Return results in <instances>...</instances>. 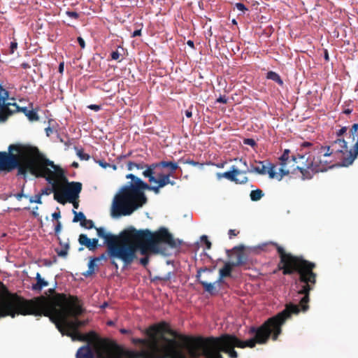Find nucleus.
I'll return each mask as SVG.
<instances>
[{
  "label": "nucleus",
  "instance_id": "nucleus-56",
  "mask_svg": "<svg viewBox=\"0 0 358 358\" xmlns=\"http://www.w3.org/2000/svg\"><path fill=\"white\" fill-rule=\"evenodd\" d=\"M204 273V269H200L199 268L197 270V272H196V281L197 282H199L200 284V282L202 281L201 280V273Z\"/></svg>",
  "mask_w": 358,
  "mask_h": 358
},
{
  "label": "nucleus",
  "instance_id": "nucleus-32",
  "mask_svg": "<svg viewBox=\"0 0 358 358\" xmlns=\"http://www.w3.org/2000/svg\"><path fill=\"white\" fill-rule=\"evenodd\" d=\"M9 93L7 90H2L0 92V108H3L5 106V101L8 99Z\"/></svg>",
  "mask_w": 358,
  "mask_h": 358
},
{
  "label": "nucleus",
  "instance_id": "nucleus-58",
  "mask_svg": "<svg viewBox=\"0 0 358 358\" xmlns=\"http://www.w3.org/2000/svg\"><path fill=\"white\" fill-rule=\"evenodd\" d=\"M87 108L96 112H98L101 110V106L97 104H91L88 106Z\"/></svg>",
  "mask_w": 358,
  "mask_h": 358
},
{
  "label": "nucleus",
  "instance_id": "nucleus-13",
  "mask_svg": "<svg viewBox=\"0 0 358 358\" xmlns=\"http://www.w3.org/2000/svg\"><path fill=\"white\" fill-rule=\"evenodd\" d=\"M148 168H151L152 170L155 171L158 169H167V173H171V175L173 176V173L179 169V166L176 162L163 160L159 162L152 163L149 166H148Z\"/></svg>",
  "mask_w": 358,
  "mask_h": 358
},
{
  "label": "nucleus",
  "instance_id": "nucleus-63",
  "mask_svg": "<svg viewBox=\"0 0 358 358\" xmlns=\"http://www.w3.org/2000/svg\"><path fill=\"white\" fill-rule=\"evenodd\" d=\"M45 179L48 182V183H49L53 186L55 185V182L54 180L50 176H45Z\"/></svg>",
  "mask_w": 358,
  "mask_h": 358
},
{
  "label": "nucleus",
  "instance_id": "nucleus-41",
  "mask_svg": "<svg viewBox=\"0 0 358 358\" xmlns=\"http://www.w3.org/2000/svg\"><path fill=\"white\" fill-rule=\"evenodd\" d=\"M96 259L92 257L90 259V262H88L87 266L89 270H92L94 272V268L96 266Z\"/></svg>",
  "mask_w": 358,
  "mask_h": 358
},
{
  "label": "nucleus",
  "instance_id": "nucleus-27",
  "mask_svg": "<svg viewBox=\"0 0 358 358\" xmlns=\"http://www.w3.org/2000/svg\"><path fill=\"white\" fill-rule=\"evenodd\" d=\"M233 267L235 266L231 264V262H225L223 268H220L219 272L222 271L224 274H226V277H231Z\"/></svg>",
  "mask_w": 358,
  "mask_h": 358
},
{
  "label": "nucleus",
  "instance_id": "nucleus-10",
  "mask_svg": "<svg viewBox=\"0 0 358 358\" xmlns=\"http://www.w3.org/2000/svg\"><path fill=\"white\" fill-rule=\"evenodd\" d=\"M322 160L319 156H314L313 159L307 158L304 163V166H297L296 169L299 170L302 174V178L311 179L313 176V173L324 172L327 169L321 166Z\"/></svg>",
  "mask_w": 358,
  "mask_h": 358
},
{
  "label": "nucleus",
  "instance_id": "nucleus-42",
  "mask_svg": "<svg viewBox=\"0 0 358 358\" xmlns=\"http://www.w3.org/2000/svg\"><path fill=\"white\" fill-rule=\"evenodd\" d=\"M243 143L245 145H250L251 147H255L257 143H256V141L252 139V138H244L243 139Z\"/></svg>",
  "mask_w": 358,
  "mask_h": 358
},
{
  "label": "nucleus",
  "instance_id": "nucleus-7",
  "mask_svg": "<svg viewBox=\"0 0 358 358\" xmlns=\"http://www.w3.org/2000/svg\"><path fill=\"white\" fill-rule=\"evenodd\" d=\"M19 152V145L11 144L8 148V152H0V171L10 172L17 170V176L26 177L27 172L31 169L29 162L21 164L16 155L13 151Z\"/></svg>",
  "mask_w": 358,
  "mask_h": 358
},
{
  "label": "nucleus",
  "instance_id": "nucleus-21",
  "mask_svg": "<svg viewBox=\"0 0 358 358\" xmlns=\"http://www.w3.org/2000/svg\"><path fill=\"white\" fill-rule=\"evenodd\" d=\"M266 78L277 83L280 85H283V80L280 78V75L275 71H269L266 73Z\"/></svg>",
  "mask_w": 358,
  "mask_h": 358
},
{
  "label": "nucleus",
  "instance_id": "nucleus-6",
  "mask_svg": "<svg viewBox=\"0 0 358 358\" xmlns=\"http://www.w3.org/2000/svg\"><path fill=\"white\" fill-rule=\"evenodd\" d=\"M47 315L45 305L40 299L24 300L10 293L0 294V317L14 318L18 315Z\"/></svg>",
  "mask_w": 358,
  "mask_h": 358
},
{
  "label": "nucleus",
  "instance_id": "nucleus-24",
  "mask_svg": "<svg viewBox=\"0 0 358 358\" xmlns=\"http://www.w3.org/2000/svg\"><path fill=\"white\" fill-rule=\"evenodd\" d=\"M264 196V192L260 189L252 190L250 194V199L252 201H257Z\"/></svg>",
  "mask_w": 358,
  "mask_h": 358
},
{
  "label": "nucleus",
  "instance_id": "nucleus-64",
  "mask_svg": "<svg viewBox=\"0 0 358 358\" xmlns=\"http://www.w3.org/2000/svg\"><path fill=\"white\" fill-rule=\"evenodd\" d=\"M8 119V115H6L4 113H1L0 112V123L4 122Z\"/></svg>",
  "mask_w": 358,
  "mask_h": 358
},
{
  "label": "nucleus",
  "instance_id": "nucleus-26",
  "mask_svg": "<svg viewBox=\"0 0 358 358\" xmlns=\"http://www.w3.org/2000/svg\"><path fill=\"white\" fill-rule=\"evenodd\" d=\"M48 285V282L45 279L42 278L36 281V283L32 284L31 289L34 291H41L43 287H47Z\"/></svg>",
  "mask_w": 358,
  "mask_h": 358
},
{
  "label": "nucleus",
  "instance_id": "nucleus-30",
  "mask_svg": "<svg viewBox=\"0 0 358 358\" xmlns=\"http://www.w3.org/2000/svg\"><path fill=\"white\" fill-rule=\"evenodd\" d=\"M13 103H9V102H8V103L5 102L4 107L3 108H0V112L1 113H4L6 115H8V117L14 112V110H10V108H9L10 106H12L14 107V106L13 105Z\"/></svg>",
  "mask_w": 358,
  "mask_h": 358
},
{
  "label": "nucleus",
  "instance_id": "nucleus-53",
  "mask_svg": "<svg viewBox=\"0 0 358 358\" xmlns=\"http://www.w3.org/2000/svg\"><path fill=\"white\" fill-rule=\"evenodd\" d=\"M120 53L118 50L113 51L110 54L111 59L113 60H117L120 58Z\"/></svg>",
  "mask_w": 358,
  "mask_h": 358
},
{
  "label": "nucleus",
  "instance_id": "nucleus-20",
  "mask_svg": "<svg viewBox=\"0 0 358 358\" xmlns=\"http://www.w3.org/2000/svg\"><path fill=\"white\" fill-rule=\"evenodd\" d=\"M200 284L203 287L204 290L212 296L217 294L220 291V287H217L214 282L201 281Z\"/></svg>",
  "mask_w": 358,
  "mask_h": 358
},
{
  "label": "nucleus",
  "instance_id": "nucleus-50",
  "mask_svg": "<svg viewBox=\"0 0 358 358\" xmlns=\"http://www.w3.org/2000/svg\"><path fill=\"white\" fill-rule=\"evenodd\" d=\"M150 164H145L143 162L142 163H136L135 162V168H136L138 170H141L145 168V169L149 166Z\"/></svg>",
  "mask_w": 358,
  "mask_h": 358
},
{
  "label": "nucleus",
  "instance_id": "nucleus-51",
  "mask_svg": "<svg viewBox=\"0 0 358 358\" xmlns=\"http://www.w3.org/2000/svg\"><path fill=\"white\" fill-rule=\"evenodd\" d=\"M174 273L172 271L167 273L166 275L162 276L163 281L170 280L174 276Z\"/></svg>",
  "mask_w": 358,
  "mask_h": 358
},
{
  "label": "nucleus",
  "instance_id": "nucleus-22",
  "mask_svg": "<svg viewBox=\"0 0 358 358\" xmlns=\"http://www.w3.org/2000/svg\"><path fill=\"white\" fill-rule=\"evenodd\" d=\"M236 257L237 259L236 262H231V264L234 265L235 267L244 265L247 263L248 257L244 253H238Z\"/></svg>",
  "mask_w": 358,
  "mask_h": 358
},
{
  "label": "nucleus",
  "instance_id": "nucleus-18",
  "mask_svg": "<svg viewBox=\"0 0 358 358\" xmlns=\"http://www.w3.org/2000/svg\"><path fill=\"white\" fill-rule=\"evenodd\" d=\"M15 110L23 112L30 121H36L38 120L37 112L34 109H29L27 107H20L16 103L13 104Z\"/></svg>",
  "mask_w": 358,
  "mask_h": 358
},
{
  "label": "nucleus",
  "instance_id": "nucleus-3",
  "mask_svg": "<svg viewBox=\"0 0 358 358\" xmlns=\"http://www.w3.org/2000/svg\"><path fill=\"white\" fill-rule=\"evenodd\" d=\"M126 178L130 181L120 189L113 201L111 216L114 218L130 215L146 204L148 199L144 190H151L159 194L162 188L159 184L150 185L133 173L127 174Z\"/></svg>",
  "mask_w": 358,
  "mask_h": 358
},
{
  "label": "nucleus",
  "instance_id": "nucleus-8",
  "mask_svg": "<svg viewBox=\"0 0 358 358\" xmlns=\"http://www.w3.org/2000/svg\"><path fill=\"white\" fill-rule=\"evenodd\" d=\"M110 259H118L123 262L124 266L131 264L136 258L135 250L132 245H121L117 247H110L108 254Z\"/></svg>",
  "mask_w": 358,
  "mask_h": 358
},
{
  "label": "nucleus",
  "instance_id": "nucleus-61",
  "mask_svg": "<svg viewBox=\"0 0 358 358\" xmlns=\"http://www.w3.org/2000/svg\"><path fill=\"white\" fill-rule=\"evenodd\" d=\"M77 41L81 48L83 49L85 48V41L81 36L78 37Z\"/></svg>",
  "mask_w": 358,
  "mask_h": 358
},
{
  "label": "nucleus",
  "instance_id": "nucleus-16",
  "mask_svg": "<svg viewBox=\"0 0 358 358\" xmlns=\"http://www.w3.org/2000/svg\"><path fill=\"white\" fill-rule=\"evenodd\" d=\"M357 156H358V141H357V143L355 144L353 148L352 149H350V150L349 151L348 156L347 157H344L342 160L341 164H340L338 166H345V167L349 166L354 162L355 159L357 158Z\"/></svg>",
  "mask_w": 358,
  "mask_h": 358
},
{
  "label": "nucleus",
  "instance_id": "nucleus-44",
  "mask_svg": "<svg viewBox=\"0 0 358 358\" xmlns=\"http://www.w3.org/2000/svg\"><path fill=\"white\" fill-rule=\"evenodd\" d=\"M96 162L101 166L102 167L103 169H107V168H109L110 167V164L103 161V160H101V159H99V160H96Z\"/></svg>",
  "mask_w": 358,
  "mask_h": 358
},
{
  "label": "nucleus",
  "instance_id": "nucleus-15",
  "mask_svg": "<svg viewBox=\"0 0 358 358\" xmlns=\"http://www.w3.org/2000/svg\"><path fill=\"white\" fill-rule=\"evenodd\" d=\"M78 242L81 245L85 246L92 251L95 250L98 246H101V245H98L99 240L97 238L90 239L85 234H81L79 236Z\"/></svg>",
  "mask_w": 358,
  "mask_h": 358
},
{
  "label": "nucleus",
  "instance_id": "nucleus-14",
  "mask_svg": "<svg viewBox=\"0 0 358 358\" xmlns=\"http://www.w3.org/2000/svg\"><path fill=\"white\" fill-rule=\"evenodd\" d=\"M259 164L258 166H256L255 169H253V171H255V173L260 175H266L268 174L270 178H274L275 176V172L274 171V166L271 162H266V164L264 163V161H259L256 162Z\"/></svg>",
  "mask_w": 358,
  "mask_h": 358
},
{
  "label": "nucleus",
  "instance_id": "nucleus-23",
  "mask_svg": "<svg viewBox=\"0 0 358 358\" xmlns=\"http://www.w3.org/2000/svg\"><path fill=\"white\" fill-rule=\"evenodd\" d=\"M73 213L74 214V217L73 219V222H78L80 221V226H85L84 224V221H86V217L83 212H76L73 210Z\"/></svg>",
  "mask_w": 358,
  "mask_h": 358
},
{
  "label": "nucleus",
  "instance_id": "nucleus-54",
  "mask_svg": "<svg viewBox=\"0 0 358 358\" xmlns=\"http://www.w3.org/2000/svg\"><path fill=\"white\" fill-rule=\"evenodd\" d=\"M286 166H281L279 171L281 174V177L287 176L289 173V171L285 169Z\"/></svg>",
  "mask_w": 358,
  "mask_h": 358
},
{
  "label": "nucleus",
  "instance_id": "nucleus-36",
  "mask_svg": "<svg viewBox=\"0 0 358 358\" xmlns=\"http://www.w3.org/2000/svg\"><path fill=\"white\" fill-rule=\"evenodd\" d=\"M55 190L54 187H45L42 189L38 194L42 197L43 195H49L51 192H54Z\"/></svg>",
  "mask_w": 358,
  "mask_h": 358
},
{
  "label": "nucleus",
  "instance_id": "nucleus-45",
  "mask_svg": "<svg viewBox=\"0 0 358 358\" xmlns=\"http://www.w3.org/2000/svg\"><path fill=\"white\" fill-rule=\"evenodd\" d=\"M66 15L67 16H69V17H71L73 19H78L79 17V14L77 12L71 11V10L66 11Z\"/></svg>",
  "mask_w": 358,
  "mask_h": 358
},
{
  "label": "nucleus",
  "instance_id": "nucleus-12",
  "mask_svg": "<svg viewBox=\"0 0 358 358\" xmlns=\"http://www.w3.org/2000/svg\"><path fill=\"white\" fill-rule=\"evenodd\" d=\"M143 176L148 178L150 182L159 184L162 187L169 184V178L172 176L171 173H158L157 170L151 168H147L143 172Z\"/></svg>",
  "mask_w": 358,
  "mask_h": 358
},
{
  "label": "nucleus",
  "instance_id": "nucleus-59",
  "mask_svg": "<svg viewBox=\"0 0 358 358\" xmlns=\"http://www.w3.org/2000/svg\"><path fill=\"white\" fill-rule=\"evenodd\" d=\"M62 227V225L61 222L57 221V224L55 225V231L56 234H58L61 231Z\"/></svg>",
  "mask_w": 358,
  "mask_h": 358
},
{
  "label": "nucleus",
  "instance_id": "nucleus-33",
  "mask_svg": "<svg viewBox=\"0 0 358 358\" xmlns=\"http://www.w3.org/2000/svg\"><path fill=\"white\" fill-rule=\"evenodd\" d=\"M69 248V243H66L64 245V249H61V250H57L56 252H57V254L58 256L59 257H66L68 255V250Z\"/></svg>",
  "mask_w": 358,
  "mask_h": 358
},
{
  "label": "nucleus",
  "instance_id": "nucleus-2",
  "mask_svg": "<svg viewBox=\"0 0 358 358\" xmlns=\"http://www.w3.org/2000/svg\"><path fill=\"white\" fill-rule=\"evenodd\" d=\"M275 245L280 257L279 269L285 275L297 273L300 284L297 287V292L291 301L286 303L284 310L266 320L259 327H252L250 329L249 333L255 334L252 338L255 344H266L270 338L276 341L282 333V326L293 314L297 315L301 311L308 310L309 292L313 289L308 283L314 285L316 281V274L312 271L315 266L314 263L285 252L284 248L277 243Z\"/></svg>",
  "mask_w": 358,
  "mask_h": 358
},
{
  "label": "nucleus",
  "instance_id": "nucleus-55",
  "mask_svg": "<svg viewBox=\"0 0 358 358\" xmlns=\"http://www.w3.org/2000/svg\"><path fill=\"white\" fill-rule=\"evenodd\" d=\"M57 211H56L52 214V217L53 220L59 221L58 220L61 217V213L59 210V208H57Z\"/></svg>",
  "mask_w": 358,
  "mask_h": 358
},
{
  "label": "nucleus",
  "instance_id": "nucleus-11",
  "mask_svg": "<svg viewBox=\"0 0 358 358\" xmlns=\"http://www.w3.org/2000/svg\"><path fill=\"white\" fill-rule=\"evenodd\" d=\"M347 148V142L343 138H337L330 145L322 146L320 145L314 148V152L317 155H321L324 149L326 152L323 154L324 157H329L332 154L343 153V150Z\"/></svg>",
  "mask_w": 358,
  "mask_h": 358
},
{
  "label": "nucleus",
  "instance_id": "nucleus-19",
  "mask_svg": "<svg viewBox=\"0 0 358 358\" xmlns=\"http://www.w3.org/2000/svg\"><path fill=\"white\" fill-rule=\"evenodd\" d=\"M76 358H94V352L89 345L80 347L76 352Z\"/></svg>",
  "mask_w": 358,
  "mask_h": 358
},
{
  "label": "nucleus",
  "instance_id": "nucleus-1",
  "mask_svg": "<svg viewBox=\"0 0 358 358\" xmlns=\"http://www.w3.org/2000/svg\"><path fill=\"white\" fill-rule=\"evenodd\" d=\"M131 342L134 345H141V350H130L115 344L110 358H223L221 352L227 354L230 358H237L235 347L252 348L255 346L253 338L243 341L228 334L202 339L196 343L180 341L164 334L149 341L133 338Z\"/></svg>",
  "mask_w": 358,
  "mask_h": 358
},
{
  "label": "nucleus",
  "instance_id": "nucleus-43",
  "mask_svg": "<svg viewBox=\"0 0 358 358\" xmlns=\"http://www.w3.org/2000/svg\"><path fill=\"white\" fill-rule=\"evenodd\" d=\"M235 7L236 9L242 13H244L245 10H248V8L243 3H236L235 4Z\"/></svg>",
  "mask_w": 358,
  "mask_h": 358
},
{
  "label": "nucleus",
  "instance_id": "nucleus-5",
  "mask_svg": "<svg viewBox=\"0 0 358 358\" xmlns=\"http://www.w3.org/2000/svg\"><path fill=\"white\" fill-rule=\"evenodd\" d=\"M66 306L64 312L55 310L53 315L50 316V320L55 324L57 330L62 336L71 337L73 341L76 340V336H83L79 331V328L85 326L88 321L81 320L76 317L82 315L85 309L77 296L70 295L68 298L65 295Z\"/></svg>",
  "mask_w": 358,
  "mask_h": 358
},
{
  "label": "nucleus",
  "instance_id": "nucleus-35",
  "mask_svg": "<svg viewBox=\"0 0 358 358\" xmlns=\"http://www.w3.org/2000/svg\"><path fill=\"white\" fill-rule=\"evenodd\" d=\"M226 277V274H224L222 273V271L221 272H219V278H217V280H216L214 283H215V286L217 287H220V285L222 283L224 282V278Z\"/></svg>",
  "mask_w": 358,
  "mask_h": 358
},
{
  "label": "nucleus",
  "instance_id": "nucleus-49",
  "mask_svg": "<svg viewBox=\"0 0 358 358\" xmlns=\"http://www.w3.org/2000/svg\"><path fill=\"white\" fill-rule=\"evenodd\" d=\"M256 166H254L253 164H250L249 166H247V169L242 170L241 174H245L246 173H255V171H253V169H255Z\"/></svg>",
  "mask_w": 358,
  "mask_h": 358
},
{
  "label": "nucleus",
  "instance_id": "nucleus-46",
  "mask_svg": "<svg viewBox=\"0 0 358 358\" xmlns=\"http://www.w3.org/2000/svg\"><path fill=\"white\" fill-rule=\"evenodd\" d=\"M45 163L50 166L52 169H53L55 171H57L59 169V166L57 165H55L54 162L48 159H45Z\"/></svg>",
  "mask_w": 358,
  "mask_h": 358
},
{
  "label": "nucleus",
  "instance_id": "nucleus-9",
  "mask_svg": "<svg viewBox=\"0 0 358 358\" xmlns=\"http://www.w3.org/2000/svg\"><path fill=\"white\" fill-rule=\"evenodd\" d=\"M68 188L64 190L63 195H61L56 189L54 192V199L58 203L64 204V197L68 201L73 202L79 197V194L82 190V183L80 182H68Z\"/></svg>",
  "mask_w": 358,
  "mask_h": 358
},
{
  "label": "nucleus",
  "instance_id": "nucleus-34",
  "mask_svg": "<svg viewBox=\"0 0 358 358\" xmlns=\"http://www.w3.org/2000/svg\"><path fill=\"white\" fill-rule=\"evenodd\" d=\"M182 162L184 164H189V165H192V166H199L201 169H202L203 166V164L195 162L193 159H191L189 158H187V159L183 160Z\"/></svg>",
  "mask_w": 358,
  "mask_h": 358
},
{
  "label": "nucleus",
  "instance_id": "nucleus-37",
  "mask_svg": "<svg viewBox=\"0 0 358 358\" xmlns=\"http://www.w3.org/2000/svg\"><path fill=\"white\" fill-rule=\"evenodd\" d=\"M29 200L30 203H42L41 196L38 194H36L34 196H29Z\"/></svg>",
  "mask_w": 358,
  "mask_h": 358
},
{
  "label": "nucleus",
  "instance_id": "nucleus-52",
  "mask_svg": "<svg viewBox=\"0 0 358 358\" xmlns=\"http://www.w3.org/2000/svg\"><path fill=\"white\" fill-rule=\"evenodd\" d=\"M228 99L224 95H220L216 100L217 103H227Z\"/></svg>",
  "mask_w": 358,
  "mask_h": 358
},
{
  "label": "nucleus",
  "instance_id": "nucleus-4",
  "mask_svg": "<svg viewBox=\"0 0 358 358\" xmlns=\"http://www.w3.org/2000/svg\"><path fill=\"white\" fill-rule=\"evenodd\" d=\"M127 241H131L135 253L138 251L143 256H148V252L167 255L165 248L160 243H164L172 248H176L181 244V241L175 240L173 235L165 227H161L155 234L148 229H136L129 227L123 230L120 234Z\"/></svg>",
  "mask_w": 358,
  "mask_h": 358
},
{
  "label": "nucleus",
  "instance_id": "nucleus-25",
  "mask_svg": "<svg viewBox=\"0 0 358 358\" xmlns=\"http://www.w3.org/2000/svg\"><path fill=\"white\" fill-rule=\"evenodd\" d=\"M291 151L289 149L284 150L282 154L279 157V160L280 161L281 166H287V159L291 157L290 155Z\"/></svg>",
  "mask_w": 358,
  "mask_h": 358
},
{
  "label": "nucleus",
  "instance_id": "nucleus-38",
  "mask_svg": "<svg viewBox=\"0 0 358 358\" xmlns=\"http://www.w3.org/2000/svg\"><path fill=\"white\" fill-rule=\"evenodd\" d=\"M248 177L245 176H241L239 178H237V176H236V180H234V182H235L236 184H245L248 182Z\"/></svg>",
  "mask_w": 358,
  "mask_h": 358
},
{
  "label": "nucleus",
  "instance_id": "nucleus-62",
  "mask_svg": "<svg viewBox=\"0 0 358 358\" xmlns=\"http://www.w3.org/2000/svg\"><path fill=\"white\" fill-rule=\"evenodd\" d=\"M108 255H106L105 253L101 254L100 256L94 257L96 262L101 261V260H106Z\"/></svg>",
  "mask_w": 358,
  "mask_h": 358
},
{
  "label": "nucleus",
  "instance_id": "nucleus-48",
  "mask_svg": "<svg viewBox=\"0 0 358 358\" xmlns=\"http://www.w3.org/2000/svg\"><path fill=\"white\" fill-rule=\"evenodd\" d=\"M18 201H20L22 197L24 198H29V196L27 194H24L23 193V188L22 189V191L19 193L15 194L13 195Z\"/></svg>",
  "mask_w": 358,
  "mask_h": 358
},
{
  "label": "nucleus",
  "instance_id": "nucleus-60",
  "mask_svg": "<svg viewBox=\"0 0 358 358\" xmlns=\"http://www.w3.org/2000/svg\"><path fill=\"white\" fill-rule=\"evenodd\" d=\"M357 131H358V123H356L352 126V128L350 129V134L354 136V135H355V134L357 133Z\"/></svg>",
  "mask_w": 358,
  "mask_h": 358
},
{
  "label": "nucleus",
  "instance_id": "nucleus-57",
  "mask_svg": "<svg viewBox=\"0 0 358 358\" xmlns=\"http://www.w3.org/2000/svg\"><path fill=\"white\" fill-rule=\"evenodd\" d=\"M346 131H347V127H343L336 131V136L338 137H340V136H343Z\"/></svg>",
  "mask_w": 358,
  "mask_h": 358
},
{
  "label": "nucleus",
  "instance_id": "nucleus-29",
  "mask_svg": "<svg viewBox=\"0 0 358 358\" xmlns=\"http://www.w3.org/2000/svg\"><path fill=\"white\" fill-rule=\"evenodd\" d=\"M97 231V236L102 238H106L108 237H111L112 234L110 232H106L104 227H95Z\"/></svg>",
  "mask_w": 358,
  "mask_h": 358
},
{
  "label": "nucleus",
  "instance_id": "nucleus-28",
  "mask_svg": "<svg viewBox=\"0 0 358 358\" xmlns=\"http://www.w3.org/2000/svg\"><path fill=\"white\" fill-rule=\"evenodd\" d=\"M117 238V236L112 234L111 237L107 236V238L104 239L105 240L104 244H106L107 246L108 254L109 253V248L110 247H117V245L115 244Z\"/></svg>",
  "mask_w": 358,
  "mask_h": 358
},
{
  "label": "nucleus",
  "instance_id": "nucleus-40",
  "mask_svg": "<svg viewBox=\"0 0 358 358\" xmlns=\"http://www.w3.org/2000/svg\"><path fill=\"white\" fill-rule=\"evenodd\" d=\"M201 241L206 245L207 249H210L211 248V243L208 241L206 235L201 236Z\"/></svg>",
  "mask_w": 358,
  "mask_h": 358
},
{
  "label": "nucleus",
  "instance_id": "nucleus-17",
  "mask_svg": "<svg viewBox=\"0 0 358 358\" xmlns=\"http://www.w3.org/2000/svg\"><path fill=\"white\" fill-rule=\"evenodd\" d=\"M242 173L241 170L238 169L235 166H231V169L224 173H217L216 176L218 180L225 178L230 181L234 182L236 180V176Z\"/></svg>",
  "mask_w": 358,
  "mask_h": 358
},
{
  "label": "nucleus",
  "instance_id": "nucleus-47",
  "mask_svg": "<svg viewBox=\"0 0 358 358\" xmlns=\"http://www.w3.org/2000/svg\"><path fill=\"white\" fill-rule=\"evenodd\" d=\"M139 263L145 267L148 263H149V257L148 256H144L143 257L139 259Z\"/></svg>",
  "mask_w": 358,
  "mask_h": 358
},
{
  "label": "nucleus",
  "instance_id": "nucleus-31",
  "mask_svg": "<svg viewBox=\"0 0 358 358\" xmlns=\"http://www.w3.org/2000/svg\"><path fill=\"white\" fill-rule=\"evenodd\" d=\"M74 149L76 151L77 156L80 158L81 160H85L87 161L90 159V156L89 154L85 153L83 150V149H79L77 147H74Z\"/></svg>",
  "mask_w": 358,
  "mask_h": 358
},
{
  "label": "nucleus",
  "instance_id": "nucleus-39",
  "mask_svg": "<svg viewBox=\"0 0 358 358\" xmlns=\"http://www.w3.org/2000/svg\"><path fill=\"white\" fill-rule=\"evenodd\" d=\"M84 224H85V226H82L83 227H85L87 229H91L92 228H95L96 227L94 226V223L92 220H87L86 219V221H84Z\"/></svg>",
  "mask_w": 358,
  "mask_h": 358
}]
</instances>
